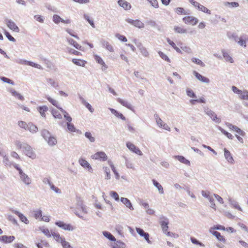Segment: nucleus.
Returning <instances> with one entry per match:
<instances>
[{"instance_id": "nucleus-45", "label": "nucleus", "mask_w": 248, "mask_h": 248, "mask_svg": "<svg viewBox=\"0 0 248 248\" xmlns=\"http://www.w3.org/2000/svg\"><path fill=\"white\" fill-rule=\"evenodd\" d=\"M174 31L175 32L178 33H185L186 32V29L178 26H175L174 28Z\"/></svg>"}, {"instance_id": "nucleus-8", "label": "nucleus", "mask_w": 248, "mask_h": 248, "mask_svg": "<svg viewBox=\"0 0 248 248\" xmlns=\"http://www.w3.org/2000/svg\"><path fill=\"white\" fill-rule=\"evenodd\" d=\"M76 205L78 207L80 208L82 211L85 213H87V210L86 208V206L83 204V201L81 199V197L78 196H76Z\"/></svg>"}, {"instance_id": "nucleus-21", "label": "nucleus", "mask_w": 248, "mask_h": 248, "mask_svg": "<svg viewBox=\"0 0 248 248\" xmlns=\"http://www.w3.org/2000/svg\"><path fill=\"white\" fill-rule=\"evenodd\" d=\"M118 3L119 5V6H120L121 7H123L124 9L126 10H130L131 8V4L129 2L124 0H119L118 1Z\"/></svg>"}, {"instance_id": "nucleus-51", "label": "nucleus", "mask_w": 248, "mask_h": 248, "mask_svg": "<svg viewBox=\"0 0 248 248\" xmlns=\"http://www.w3.org/2000/svg\"><path fill=\"white\" fill-rule=\"evenodd\" d=\"M186 95L192 98H196L197 96L196 94L194 93V92L190 89L187 88L186 90Z\"/></svg>"}, {"instance_id": "nucleus-24", "label": "nucleus", "mask_w": 248, "mask_h": 248, "mask_svg": "<svg viewBox=\"0 0 248 248\" xmlns=\"http://www.w3.org/2000/svg\"><path fill=\"white\" fill-rule=\"evenodd\" d=\"M248 39V36L246 34L243 35L239 38V40L238 41V44L244 47H246V40Z\"/></svg>"}, {"instance_id": "nucleus-4", "label": "nucleus", "mask_w": 248, "mask_h": 248, "mask_svg": "<svg viewBox=\"0 0 248 248\" xmlns=\"http://www.w3.org/2000/svg\"><path fill=\"white\" fill-rule=\"evenodd\" d=\"M91 157L93 159L98 160L102 161H106L108 159V156L105 152L100 151L93 155Z\"/></svg>"}, {"instance_id": "nucleus-13", "label": "nucleus", "mask_w": 248, "mask_h": 248, "mask_svg": "<svg viewBox=\"0 0 248 248\" xmlns=\"http://www.w3.org/2000/svg\"><path fill=\"white\" fill-rule=\"evenodd\" d=\"M193 74L199 80L203 83H209L210 82V80L208 78L202 76L196 71L193 72Z\"/></svg>"}, {"instance_id": "nucleus-42", "label": "nucleus", "mask_w": 248, "mask_h": 248, "mask_svg": "<svg viewBox=\"0 0 248 248\" xmlns=\"http://www.w3.org/2000/svg\"><path fill=\"white\" fill-rule=\"evenodd\" d=\"M60 243L61 244L63 248H73L70 243L65 241L64 238H63V239L60 241Z\"/></svg>"}, {"instance_id": "nucleus-3", "label": "nucleus", "mask_w": 248, "mask_h": 248, "mask_svg": "<svg viewBox=\"0 0 248 248\" xmlns=\"http://www.w3.org/2000/svg\"><path fill=\"white\" fill-rule=\"evenodd\" d=\"M201 193L203 197L207 198L208 200V201L210 203V207L214 209L215 210H216V206L215 203L214 199L212 196L210 195V192L202 190Z\"/></svg>"}, {"instance_id": "nucleus-40", "label": "nucleus", "mask_w": 248, "mask_h": 248, "mask_svg": "<svg viewBox=\"0 0 248 248\" xmlns=\"http://www.w3.org/2000/svg\"><path fill=\"white\" fill-rule=\"evenodd\" d=\"M51 114L55 119H61L62 118L61 113L55 109L53 108L51 110Z\"/></svg>"}, {"instance_id": "nucleus-33", "label": "nucleus", "mask_w": 248, "mask_h": 248, "mask_svg": "<svg viewBox=\"0 0 248 248\" xmlns=\"http://www.w3.org/2000/svg\"><path fill=\"white\" fill-rule=\"evenodd\" d=\"M27 130H29L31 133H34L37 132L38 127L32 123H29L28 124Z\"/></svg>"}, {"instance_id": "nucleus-32", "label": "nucleus", "mask_w": 248, "mask_h": 248, "mask_svg": "<svg viewBox=\"0 0 248 248\" xmlns=\"http://www.w3.org/2000/svg\"><path fill=\"white\" fill-rule=\"evenodd\" d=\"M72 62L76 65L82 67L85 66L86 63V61L80 59L74 58L72 59Z\"/></svg>"}, {"instance_id": "nucleus-41", "label": "nucleus", "mask_w": 248, "mask_h": 248, "mask_svg": "<svg viewBox=\"0 0 248 248\" xmlns=\"http://www.w3.org/2000/svg\"><path fill=\"white\" fill-rule=\"evenodd\" d=\"M94 59L98 63L100 64L103 66H105L106 68H108V66L106 65L103 59L100 56H98L97 55H94Z\"/></svg>"}, {"instance_id": "nucleus-15", "label": "nucleus", "mask_w": 248, "mask_h": 248, "mask_svg": "<svg viewBox=\"0 0 248 248\" xmlns=\"http://www.w3.org/2000/svg\"><path fill=\"white\" fill-rule=\"evenodd\" d=\"M117 101H118V102L120 103L122 106L126 107V108L132 110V111H134V108L132 106V105L130 103H129L127 101L124 100L120 98H118L117 99Z\"/></svg>"}, {"instance_id": "nucleus-60", "label": "nucleus", "mask_w": 248, "mask_h": 248, "mask_svg": "<svg viewBox=\"0 0 248 248\" xmlns=\"http://www.w3.org/2000/svg\"><path fill=\"white\" fill-rule=\"evenodd\" d=\"M103 170L106 173V179L107 180L110 179V173L109 169L108 167H104Z\"/></svg>"}, {"instance_id": "nucleus-46", "label": "nucleus", "mask_w": 248, "mask_h": 248, "mask_svg": "<svg viewBox=\"0 0 248 248\" xmlns=\"http://www.w3.org/2000/svg\"><path fill=\"white\" fill-rule=\"evenodd\" d=\"M191 61L193 62L196 63L197 64H198L202 67H205V64L201 60L199 59L196 58H192L191 59Z\"/></svg>"}, {"instance_id": "nucleus-43", "label": "nucleus", "mask_w": 248, "mask_h": 248, "mask_svg": "<svg viewBox=\"0 0 248 248\" xmlns=\"http://www.w3.org/2000/svg\"><path fill=\"white\" fill-rule=\"evenodd\" d=\"M125 244L121 241H117L113 245V248H125Z\"/></svg>"}, {"instance_id": "nucleus-26", "label": "nucleus", "mask_w": 248, "mask_h": 248, "mask_svg": "<svg viewBox=\"0 0 248 248\" xmlns=\"http://www.w3.org/2000/svg\"><path fill=\"white\" fill-rule=\"evenodd\" d=\"M164 220H162L160 221V225L162 229L163 232L164 233H166V232L168 230L169 227V221L167 218H165Z\"/></svg>"}, {"instance_id": "nucleus-35", "label": "nucleus", "mask_w": 248, "mask_h": 248, "mask_svg": "<svg viewBox=\"0 0 248 248\" xmlns=\"http://www.w3.org/2000/svg\"><path fill=\"white\" fill-rule=\"evenodd\" d=\"M223 4L224 6L229 7L231 8L238 7L239 6V4L237 2L225 1L223 3Z\"/></svg>"}, {"instance_id": "nucleus-9", "label": "nucleus", "mask_w": 248, "mask_h": 248, "mask_svg": "<svg viewBox=\"0 0 248 248\" xmlns=\"http://www.w3.org/2000/svg\"><path fill=\"white\" fill-rule=\"evenodd\" d=\"M79 164L84 169H87L90 172H93V169L90 164L83 158H80L78 160Z\"/></svg>"}, {"instance_id": "nucleus-50", "label": "nucleus", "mask_w": 248, "mask_h": 248, "mask_svg": "<svg viewBox=\"0 0 248 248\" xmlns=\"http://www.w3.org/2000/svg\"><path fill=\"white\" fill-rule=\"evenodd\" d=\"M46 80L47 82L51 85V86L55 88H56L59 86L58 83L55 82V80L52 78H47Z\"/></svg>"}, {"instance_id": "nucleus-30", "label": "nucleus", "mask_w": 248, "mask_h": 248, "mask_svg": "<svg viewBox=\"0 0 248 248\" xmlns=\"http://www.w3.org/2000/svg\"><path fill=\"white\" fill-rule=\"evenodd\" d=\"M109 109H110L111 112L113 114H114L116 117H117V118H119L122 119V120H126L125 116H124L122 113H120L119 112H118L117 110H115L114 108H109Z\"/></svg>"}, {"instance_id": "nucleus-62", "label": "nucleus", "mask_w": 248, "mask_h": 248, "mask_svg": "<svg viewBox=\"0 0 248 248\" xmlns=\"http://www.w3.org/2000/svg\"><path fill=\"white\" fill-rule=\"evenodd\" d=\"M204 111L205 113L209 116L211 118H212L216 113L213 110L207 108L205 109Z\"/></svg>"}, {"instance_id": "nucleus-12", "label": "nucleus", "mask_w": 248, "mask_h": 248, "mask_svg": "<svg viewBox=\"0 0 248 248\" xmlns=\"http://www.w3.org/2000/svg\"><path fill=\"white\" fill-rule=\"evenodd\" d=\"M183 21L186 24H191L192 25H195L198 22V20L197 18L193 16H186L183 18Z\"/></svg>"}, {"instance_id": "nucleus-11", "label": "nucleus", "mask_w": 248, "mask_h": 248, "mask_svg": "<svg viewBox=\"0 0 248 248\" xmlns=\"http://www.w3.org/2000/svg\"><path fill=\"white\" fill-rule=\"evenodd\" d=\"M5 22L7 26L8 27L9 29L16 32H19L20 30L19 28L14 21L10 19H6Z\"/></svg>"}, {"instance_id": "nucleus-7", "label": "nucleus", "mask_w": 248, "mask_h": 248, "mask_svg": "<svg viewBox=\"0 0 248 248\" xmlns=\"http://www.w3.org/2000/svg\"><path fill=\"white\" fill-rule=\"evenodd\" d=\"M126 147L128 148V149L132 151V152L140 155H142V153L141 151L140 150V149L138 147H136L133 143L130 142H127L126 143Z\"/></svg>"}, {"instance_id": "nucleus-39", "label": "nucleus", "mask_w": 248, "mask_h": 248, "mask_svg": "<svg viewBox=\"0 0 248 248\" xmlns=\"http://www.w3.org/2000/svg\"><path fill=\"white\" fill-rule=\"evenodd\" d=\"M41 135L46 141L51 136V134L48 130L44 129L41 131Z\"/></svg>"}, {"instance_id": "nucleus-29", "label": "nucleus", "mask_w": 248, "mask_h": 248, "mask_svg": "<svg viewBox=\"0 0 248 248\" xmlns=\"http://www.w3.org/2000/svg\"><path fill=\"white\" fill-rule=\"evenodd\" d=\"M229 203L231 205V206L236 209L239 211H242V209L241 207L238 205V202L235 201L234 200L232 199V198L229 199Z\"/></svg>"}, {"instance_id": "nucleus-34", "label": "nucleus", "mask_w": 248, "mask_h": 248, "mask_svg": "<svg viewBox=\"0 0 248 248\" xmlns=\"http://www.w3.org/2000/svg\"><path fill=\"white\" fill-rule=\"evenodd\" d=\"M152 182L153 185L155 186L158 190L160 194H162L164 193V190L163 186L155 180L153 179Z\"/></svg>"}, {"instance_id": "nucleus-6", "label": "nucleus", "mask_w": 248, "mask_h": 248, "mask_svg": "<svg viewBox=\"0 0 248 248\" xmlns=\"http://www.w3.org/2000/svg\"><path fill=\"white\" fill-rule=\"evenodd\" d=\"M125 21L128 23L140 29L144 27V24L139 19L133 20L130 18H127L125 19Z\"/></svg>"}, {"instance_id": "nucleus-1", "label": "nucleus", "mask_w": 248, "mask_h": 248, "mask_svg": "<svg viewBox=\"0 0 248 248\" xmlns=\"http://www.w3.org/2000/svg\"><path fill=\"white\" fill-rule=\"evenodd\" d=\"M23 152L28 157L34 159L36 157V155L33 152L31 147L26 143H24Z\"/></svg>"}, {"instance_id": "nucleus-16", "label": "nucleus", "mask_w": 248, "mask_h": 248, "mask_svg": "<svg viewBox=\"0 0 248 248\" xmlns=\"http://www.w3.org/2000/svg\"><path fill=\"white\" fill-rule=\"evenodd\" d=\"M21 181L26 185H29L31 183V179L23 171L19 174Z\"/></svg>"}, {"instance_id": "nucleus-47", "label": "nucleus", "mask_w": 248, "mask_h": 248, "mask_svg": "<svg viewBox=\"0 0 248 248\" xmlns=\"http://www.w3.org/2000/svg\"><path fill=\"white\" fill-rule=\"evenodd\" d=\"M66 125H67V129L69 131H70L71 132H76L77 129L73 124H72L71 123H67Z\"/></svg>"}, {"instance_id": "nucleus-53", "label": "nucleus", "mask_w": 248, "mask_h": 248, "mask_svg": "<svg viewBox=\"0 0 248 248\" xmlns=\"http://www.w3.org/2000/svg\"><path fill=\"white\" fill-rule=\"evenodd\" d=\"M45 98L50 102L51 103L53 106H54L55 107H57V106L58 105V102L52 99L51 97H50L48 95H46Z\"/></svg>"}, {"instance_id": "nucleus-22", "label": "nucleus", "mask_w": 248, "mask_h": 248, "mask_svg": "<svg viewBox=\"0 0 248 248\" xmlns=\"http://www.w3.org/2000/svg\"><path fill=\"white\" fill-rule=\"evenodd\" d=\"M221 52L223 58L226 62H230V63H233L234 61L232 58L229 54V53L224 49L221 50Z\"/></svg>"}, {"instance_id": "nucleus-20", "label": "nucleus", "mask_w": 248, "mask_h": 248, "mask_svg": "<svg viewBox=\"0 0 248 248\" xmlns=\"http://www.w3.org/2000/svg\"><path fill=\"white\" fill-rule=\"evenodd\" d=\"M120 201L123 203H124L127 208H128L131 210H133L134 209L130 201L127 198L122 197L120 199Z\"/></svg>"}, {"instance_id": "nucleus-58", "label": "nucleus", "mask_w": 248, "mask_h": 248, "mask_svg": "<svg viewBox=\"0 0 248 248\" xmlns=\"http://www.w3.org/2000/svg\"><path fill=\"white\" fill-rule=\"evenodd\" d=\"M67 51L69 53L73 54L75 55L78 56L81 55V53L80 52L70 47H67Z\"/></svg>"}, {"instance_id": "nucleus-44", "label": "nucleus", "mask_w": 248, "mask_h": 248, "mask_svg": "<svg viewBox=\"0 0 248 248\" xmlns=\"http://www.w3.org/2000/svg\"><path fill=\"white\" fill-rule=\"evenodd\" d=\"M83 16L84 18L89 22V23L93 28H94L95 27L93 20L92 19H91L88 15L84 14Z\"/></svg>"}, {"instance_id": "nucleus-27", "label": "nucleus", "mask_w": 248, "mask_h": 248, "mask_svg": "<svg viewBox=\"0 0 248 248\" xmlns=\"http://www.w3.org/2000/svg\"><path fill=\"white\" fill-rule=\"evenodd\" d=\"M67 42L71 45H72L74 47L77 48V49L81 50H82V46L78 44L75 40L71 38H67Z\"/></svg>"}, {"instance_id": "nucleus-61", "label": "nucleus", "mask_w": 248, "mask_h": 248, "mask_svg": "<svg viewBox=\"0 0 248 248\" xmlns=\"http://www.w3.org/2000/svg\"><path fill=\"white\" fill-rule=\"evenodd\" d=\"M40 230L47 237H50L51 236V234L49 232V230L47 228H40Z\"/></svg>"}, {"instance_id": "nucleus-63", "label": "nucleus", "mask_w": 248, "mask_h": 248, "mask_svg": "<svg viewBox=\"0 0 248 248\" xmlns=\"http://www.w3.org/2000/svg\"><path fill=\"white\" fill-rule=\"evenodd\" d=\"M110 195L111 197L113 198L116 201H118L119 200V195L116 192L114 191H110Z\"/></svg>"}, {"instance_id": "nucleus-52", "label": "nucleus", "mask_w": 248, "mask_h": 248, "mask_svg": "<svg viewBox=\"0 0 248 248\" xmlns=\"http://www.w3.org/2000/svg\"><path fill=\"white\" fill-rule=\"evenodd\" d=\"M85 136L86 138L89 139L90 141L91 142H93L95 141V138L94 137H93L92 135V134L90 132H86L85 133Z\"/></svg>"}, {"instance_id": "nucleus-36", "label": "nucleus", "mask_w": 248, "mask_h": 248, "mask_svg": "<svg viewBox=\"0 0 248 248\" xmlns=\"http://www.w3.org/2000/svg\"><path fill=\"white\" fill-rule=\"evenodd\" d=\"M218 129L220 130L224 135H225L228 139L232 140L234 137L230 133L225 130L223 128L219 126H217Z\"/></svg>"}, {"instance_id": "nucleus-2", "label": "nucleus", "mask_w": 248, "mask_h": 248, "mask_svg": "<svg viewBox=\"0 0 248 248\" xmlns=\"http://www.w3.org/2000/svg\"><path fill=\"white\" fill-rule=\"evenodd\" d=\"M55 224L58 227L65 231H72L75 229V227L70 224H67L62 221H57L55 222Z\"/></svg>"}, {"instance_id": "nucleus-59", "label": "nucleus", "mask_w": 248, "mask_h": 248, "mask_svg": "<svg viewBox=\"0 0 248 248\" xmlns=\"http://www.w3.org/2000/svg\"><path fill=\"white\" fill-rule=\"evenodd\" d=\"M175 12L178 14L186 15L187 13L182 7H177L175 9Z\"/></svg>"}, {"instance_id": "nucleus-55", "label": "nucleus", "mask_w": 248, "mask_h": 248, "mask_svg": "<svg viewBox=\"0 0 248 248\" xmlns=\"http://www.w3.org/2000/svg\"><path fill=\"white\" fill-rule=\"evenodd\" d=\"M180 46L181 48L184 51H185L187 53H192L191 49L189 46H183L182 43H180Z\"/></svg>"}, {"instance_id": "nucleus-14", "label": "nucleus", "mask_w": 248, "mask_h": 248, "mask_svg": "<svg viewBox=\"0 0 248 248\" xmlns=\"http://www.w3.org/2000/svg\"><path fill=\"white\" fill-rule=\"evenodd\" d=\"M11 211L13 213H14L17 216H18L20 220L22 222H24L26 224H28L29 223V220L23 214H22V213H21L20 212H19V211H18L17 210H13V209L11 210Z\"/></svg>"}, {"instance_id": "nucleus-37", "label": "nucleus", "mask_w": 248, "mask_h": 248, "mask_svg": "<svg viewBox=\"0 0 248 248\" xmlns=\"http://www.w3.org/2000/svg\"><path fill=\"white\" fill-rule=\"evenodd\" d=\"M103 235L108 238L109 240L111 241H115L116 239L114 236L109 232L107 231H104L103 232Z\"/></svg>"}, {"instance_id": "nucleus-23", "label": "nucleus", "mask_w": 248, "mask_h": 248, "mask_svg": "<svg viewBox=\"0 0 248 248\" xmlns=\"http://www.w3.org/2000/svg\"><path fill=\"white\" fill-rule=\"evenodd\" d=\"M174 158L175 159H177L179 161H180L182 163L187 165L188 166L190 165V161L182 155H175L174 156Z\"/></svg>"}, {"instance_id": "nucleus-25", "label": "nucleus", "mask_w": 248, "mask_h": 248, "mask_svg": "<svg viewBox=\"0 0 248 248\" xmlns=\"http://www.w3.org/2000/svg\"><path fill=\"white\" fill-rule=\"evenodd\" d=\"M37 110L39 112L41 116L44 118H46L45 112L48 110V108L46 106H39L37 108Z\"/></svg>"}, {"instance_id": "nucleus-56", "label": "nucleus", "mask_w": 248, "mask_h": 248, "mask_svg": "<svg viewBox=\"0 0 248 248\" xmlns=\"http://www.w3.org/2000/svg\"><path fill=\"white\" fill-rule=\"evenodd\" d=\"M0 79L4 82H5V83H7L13 85H14L15 84V83L13 80H12L11 79L7 78H6L4 77H1L0 78Z\"/></svg>"}, {"instance_id": "nucleus-19", "label": "nucleus", "mask_w": 248, "mask_h": 248, "mask_svg": "<svg viewBox=\"0 0 248 248\" xmlns=\"http://www.w3.org/2000/svg\"><path fill=\"white\" fill-rule=\"evenodd\" d=\"M210 232L212 233L213 235H214L217 239L221 242L223 243L226 242V239L224 238L223 236H222L220 232L216 231H212L211 229H210Z\"/></svg>"}, {"instance_id": "nucleus-49", "label": "nucleus", "mask_w": 248, "mask_h": 248, "mask_svg": "<svg viewBox=\"0 0 248 248\" xmlns=\"http://www.w3.org/2000/svg\"><path fill=\"white\" fill-rule=\"evenodd\" d=\"M198 9L208 15L211 14V11L202 5L200 4Z\"/></svg>"}, {"instance_id": "nucleus-48", "label": "nucleus", "mask_w": 248, "mask_h": 248, "mask_svg": "<svg viewBox=\"0 0 248 248\" xmlns=\"http://www.w3.org/2000/svg\"><path fill=\"white\" fill-rule=\"evenodd\" d=\"M158 54L159 55V56L164 60L167 61L168 62H170V60L169 59V58L163 52L161 51H159L158 52Z\"/></svg>"}, {"instance_id": "nucleus-10", "label": "nucleus", "mask_w": 248, "mask_h": 248, "mask_svg": "<svg viewBox=\"0 0 248 248\" xmlns=\"http://www.w3.org/2000/svg\"><path fill=\"white\" fill-rule=\"evenodd\" d=\"M226 125L230 129L234 130L239 135L243 137L245 136L246 133L238 127L228 123H226Z\"/></svg>"}, {"instance_id": "nucleus-17", "label": "nucleus", "mask_w": 248, "mask_h": 248, "mask_svg": "<svg viewBox=\"0 0 248 248\" xmlns=\"http://www.w3.org/2000/svg\"><path fill=\"white\" fill-rule=\"evenodd\" d=\"M15 239L14 236L2 235L0 236V241L4 243H10Z\"/></svg>"}, {"instance_id": "nucleus-38", "label": "nucleus", "mask_w": 248, "mask_h": 248, "mask_svg": "<svg viewBox=\"0 0 248 248\" xmlns=\"http://www.w3.org/2000/svg\"><path fill=\"white\" fill-rule=\"evenodd\" d=\"M9 91L12 93L13 96L18 98L20 100L23 101L24 100V97L21 94H20V93H18L16 91L14 90V89H11L9 90Z\"/></svg>"}, {"instance_id": "nucleus-5", "label": "nucleus", "mask_w": 248, "mask_h": 248, "mask_svg": "<svg viewBox=\"0 0 248 248\" xmlns=\"http://www.w3.org/2000/svg\"><path fill=\"white\" fill-rule=\"evenodd\" d=\"M136 230L137 232L141 236L144 237L145 240L147 241V242L151 244L152 243L149 239V234L148 232H146L144 231L142 229L140 228H136Z\"/></svg>"}, {"instance_id": "nucleus-54", "label": "nucleus", "mask_w": 248, "mask_h": 248, "mask_svg": "<svg viewBox=\"0 0 248 248\" xmlns=\"http://www.w3.org/2000/svg\"><path fill=\"white\" fill-rule=\"evenodd\" d=\"M51 236H53L55 240L59 243L61 241L62 239H63V237H61L60 234L59 233H56L55 232H51Z\"/></svg>"}, {"instance_id": "nucleus-18", "label": "nucleus", "mask_w": 248, "mask_h": 248, "mask_svg": "<svg viewBox=\"0 0 248 248\" xmlns=\"http://www.w3.org/2000/svg\"><path fill=\"white\" fill-rule=\"evenodd\" d=\"M224 156L226 159L229 163L233 164L234 163V160L229 150H228L226 148L224 149Z\"/></svg>"}, {"instance_id": "nucleus-57", "label": "nucleus", "mask_w": 248, "mask_h": 248, "mask_svg": "<svg viewBox=\"0 0 248 248\" xmlns=\"http://www.w3.org/2000/svg\"><path fill=\"white\" fill-rule=\"evenodd\" d=\"M190 240H191V242L194 244L199 245L200 247H204V245L202 243L200 242L199 240H198L195 238L191 237Z\"/></svg>"}, {"instance_id": "nucleus-28", "label": "nucleus", "mask_w": 248, "mask_h": 248, "mask_svg": "<svg viewBox=\"0 0 248 248\" xmlns=\"http://www.w3.org/2000/svg\"><path fill=\"white\" fill-rule=\"evenodd\" d=\"M146 23L152 27L156 28L158 31H161V26L158 25L155 21L153 20H149L146 21Z\"/></svg>"}, {"instance_id": "nucleus-31", "label": "nucleus", "mask_w": 248, "mask_h": 248, "mask_svg": "<svg viewBox=\"0 0 248 248\" xmlns=\"http://www.w3.org/2000/svg\"><path fill=\"white\" fill-rule=\"evenodd\" d=\"M46 141L50 146H53L55 145L57 143L56 138L52 135L49 137V138L46 140Z\"/></svg>"}, {"instance_id": "nucleus-64", "label": "nucleus", "mask_w": 248, "mask_h": 248, "mask_svg": "<svg viewBox=\"0 0 248 248\" xmlns=\"http://www.w3.org/2000/svg\"><path fill=\"white\" fill-rule=\"evenodd\" d=\"M240 98L243 100H248V91L247 90L244 91L240 96Z\"/></svg>"}]
</instances>
